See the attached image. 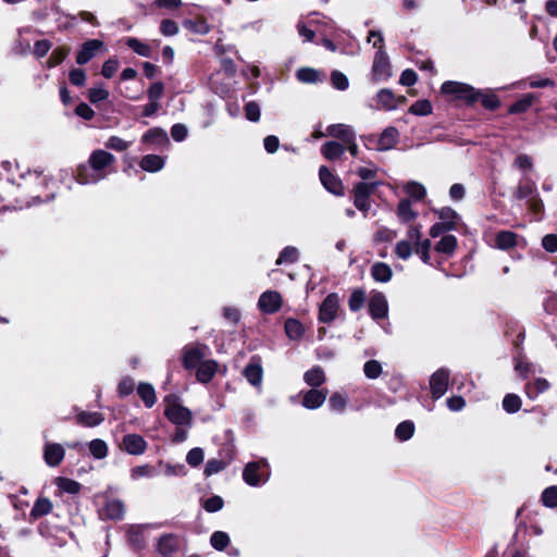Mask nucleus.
I'll return each mask as SVG.
<instances>
[{
	"label": "nucleus",
	"mask_w": 557,
	"mask_h": 557,
	"mask_svg": "<svg viewBox=\"0 0 557 557\" xmlns=\"http://www.w3.org/2000/svg\"><path fill=\"white\" fill-rule=\"evenodd\" d=\"M245 115L249 121L257 122L260 119V107L257 102L250 101L245 106Z\"/></svg>",
	"instance_id": "774afa93"
},
{
	"label": "nucleus",
	"mask_w": 557,
	"mask_h": 557,
	"mask_svg": "<svg viewBox=\"0 0 557 557\" xmlns=\"http://www.w3.org/2000/svg\"><path fill=\"white\" fill-rule=\"evenodd\" d=\"M366 300L364 292L361 289H356L352 292L349 298V309L351 311H358L362 308Z\"/></svg>",
	"instance_id": "3c124183"
},
{
	"label": "nucleus",
	"mask_w": 557,
	"mask_h": 557,
	"mask_svg": "<svg viewBox=\"0 0 557 557\" xmlns=\"http://www.w3.org/2000/svg\"><path fill=\"white\" fill-rule=\"evenodd\" d=\"M414 425L412 422L404 421L396 428V436L401 441H407L413 435Z\"/></svg>",
	"instance_id": "09e8293b"
},
{
	"label": "nucleus",
	"mask_w": 557,
	"mask_h": 557,
	"mask_svg": "<svg viewBox=\"0 0 557 557\" xmlns=\"http://www.w3.org/2000/svg\"><path fill=\"white\" fill-rule=\"evenodd\" d=\"M550 384L546 379L539 377L533 383H527L524 387L525 395L530 399L536 398L541 393L549 388Z\"/></svg>",
	"instance_id": "412c9836"
},
{
	"label": "nucleus",
	"mask_w": 557,
	"mask_h": 557,
	"mask_svg": "<svg viewBox=\"0 0 557 557\" xmlns=\"http://www.w3.org/2000/svg\"><path fill=\"white\" fill-rule=\"evenodd\" d=\"M363 372L368 379H377L382 373V366L376 360H369L364 363Z\"/></svg>",
	"instance_id": "de8ad7c7"
},
{
	"label": "nucleus",
	"mask_w": 557,
	"mask_h": 557,
	"mask_svg": "<svg viewBox=\"0 0 557 557\" xmlns=\"http://www.w3.org/2000/svg\"><path fill=\"white\" fill-rule=\"evenodd\" d=\"M102 41L98 39H90L83 44L82 49L77 52L76 62L78 64H86L91 60L96 52L102 47Z\"/></svg>",
	"instance_id": "2eb2a0df"
},
{
	"label": "nucleus",
	"mask_w": 557,
	"mask_h": 557,
	"mask_svg": "<svg viewBox=\"0 0 557 557\" xmlns=\"http://www.w3.org/2000/svg\"><path fill=\"white\" fill-rule=\"evenodd\" d=\"M69 53H70V49L66 47H59V48L54 49L48 60V66H50V67L57 66L58 64L63 62V60L69 55Z\"/></svg>",
	"instance_id": "8fccbe9b"
},
{
	"label": "nucleus",
	"mask_w": 557,
	"mask_h": 557,
	"mask_svg": "<svg viewBox=\"0 0 557 557\" xmlns=\"http://www.w3.org/2000/svg\"><path fill=\"white\" fill-rule=\"evenodd\" d=\"M114 161L115 158L110 152L102 149L95 150L88 160L92 173L88 175L87 168L81 166L77 172V181L81 184H90L103 180L108 175L106 170L111 166Z\"/></svg>",
	"instance_id": "f257e3e1"
},
{
	"label": "nucleus",
	"mask_w": 557,
	"mask_h": 557,
	"mask_svg": "<svg viewBox=\"0 0 557 557\" xmlns=\"http://www.w3.org/2000/svg\"><path fill=\"white\" fill-rule=\"evenodd\" d=\"M147 446L148 444L146 440L141 435L135 433L124 435L120 444L122 450L133 456L143 455L146 451Z\"/></svg>",
	"instance_id": "423d86ee"
},
{
	"label": "nucleus",
	"mask_w": 557,
	"mask_h": 557,
	"mask_svg": "<svg viewBox=\"0 0 557 557\" xmlns=\"http://www.w3.org/2000/svg\"><path fill=\"white\" fill-rule=\"evenodd\" d=\"M327 396L326 391L320 389H310L308 391L302 398V406L307 409H317L323 405Z\"/></svg>",
	"instance_id": "f3484780"
},
{
	"label": "nucleus",
	"mask_w": 557,
	"mask_h": 557,
	"mask_svg": "<svg viewBox=\"0 0 557 557\" xmlns=\"http://www.w3.org/2000/svg\"><path fill=\"white\" fill-rule=\"evenodd\" d=\"M416 246V252L420 255L421 260L424 263H430V249H431V242L429 239L421 240Z\"/></svg>",
	"instance_id": "69168bd1"
},
{
	"label": "nucleus",
	"mask_w": 557,
	"mask_h": 557,
	"mask_svg": "<svg viewBox=\"0 0 557 557\" xmlns=\"http://www.w3.org/2000/svg\"><path fill=\"white\" fill-rule=\"evenodd\" d=\"M534 99L535 97L532 94L524 95L520 100L510 106L509 112L521 113L527 111L533 104Z\"/></svg>",
	"instance_id": "4c0bfd02"
},
{
	"label": "nucleus",
	"mask_w": 557,
	"mask_h": 557,
	"mask_svg": "<svg viewBox=\"0 0 557 557\" xmlns=\"http://www.w3.org/2000/svg\"><path fill=\"white\" fill-rule=\"evenodd\" d=\"M388 305L386 297L376 293L373 294L369 301V312L373 319H383L387 315Z\"/></svg>",
	"instance_id": "9b49d317"
},
{
	"label": "nucleus",
	"mask_w": 557,
	"mask_h": 557,
	"mask_svg": "<svg viewBox=\"0 0 557 557\" xmlns=\"http://www.w3.org/2000/svg\"><path fill=\"white\" fill-rule=\"evenodd\" d=\"M397 216L403 223H408L416 219L417 213L411 208V202L408 199L399 201L397 207Z\"/></svg>",
	"instance_id": "c85d7f7f"
},
{
	"label": "nucleus",
	"mask_w": 557,
	"mask_h": 557,
	"mask_svg": "<svg viewBox=\"0 0 557 557\" xmlns=\"http://www.w3.org/2000/svg\"><path fill=\"white\" fill-rule=\"evenodd\" d=\"M331 81L333 86L338 90H346L348 88L349 82L347 76L339 72V71H333L331 75Z\"/></svg>",
	"instance_id": "680f3d73"
},
{
	"label": "nucleus",
	"mask_w": 557,
	"mask_h": 557,
	"mask_svg": "<svg viewBox=\"0 0 557 557\" xmlns=\"http://www.w3.org/2000/svg\"><path fill=\"white\" fill-rule=\"evenodd\" d=\"M209 352V347L206 345H189L184 349L183 363L186 369L197 368Z\"/></svg>",
	"instance_id": "39448f33"
},
{
	"label": "nucleus",
	"mask_w": 557,
	"mask_h": 557,
	"mask_svg": "<svg viewBox=\"0 0 557 557\" xmlns=\"http://www.w3.org/2000/svg\"><path fill=\"white\" fill-rule=\"evenodd\" d=\"M404 189L414 200H421L426 195L425 187L418 182L406 183Z\"/></svg>",
	"instance_id": "e433bc0d"
},
{
	"label": "nucleus",
	"mask_w": 557,
	"mask_h": 557,
	"mask_svg": "<svg viewBox=\"0 0 557 557\" xmlns=\"http://www.w3.org/2000/svg\"><path fill=\"white\" fill-rule=\"evenodd\" d=\"M197 368V380L201 383H207L216 373L218 363L214 360H203Z\"/></svg>",
	"instance_id": "6ab92c4d"
},
{
	"label": "nucleus",
	"mask_w": 557,
	"mask_h": 557,
	"mask_svg": "<svg viewBox=\"0 0 557 557\" xmlns=\"http://www.w3.org/2000/svg\"><path fill=\"white\" fill-rule=\"evenodd\" d=\"M65 455V450L61 444L47 443L44 449V458L48 466L57 467L61 463Z\"/></svg>",
	"instance_id": "f8f14e48"
},
{
	"label": "nucleus",
	"mask_w": 557,
	"mask_h": 557,
	"mask_svg": "<svg viewBox=\"0 0 557 557\" xmlns=\"http://www.w3.org/2000/svg\"><path fill=\"white\" fill-rule=\"evenodd\" d=\"M304 380L310 386H320L325 381L324 371L320 367H314L305 373Z\"/></svg>",
	"instance_id": "2f4dec72"
},
{
	"label": "nucleus",
	"mask_w": 557,
	"mask_h": 557,
	"mask_svg": "<svg viewBox=\"0 0 557 557\" xmlns=\"http://www.w3.org/2000/svg\"><path fill=\"white\" fill-rule=\"evenodd\" d=\"M412 252L413 248L409 240L404 239L396 244L395 253L398 258L406 260L412 255Z\"/></svg>",
	"instance_id": "5fc2aeb1"
},
{
	"label": "nucleus",
	"mask_w": 557,
	"mask_h": 557,
	"mask_svg": "<svg viewBox=\"0 0 557 557\" xmlns=\"http://www.w3.org/2000/svg\"><path fill=\"white\" fill-rule=\"evenodd\" d=\"M164 165V160L157 154L145 156L140 161V168L148 172H157Z\"/></svg>",
	"instance_id": "cd10ccee"
},
{
	"label": "nucleus",
	"mask_w": 557,
	"mask_h": 557,
	"mask_svg": "<svg viewBox=\"0 0 557 557\" xmlns=\"http://www.w3.org/2000/svg\"><path fill=\"white\" fill-rule=\"evenodd\" d=\"M285 332L290 339H299L304 334V326L296 319H287L285 322Z\"/></svg>",
	"instance_id": "c9c22d12"
},
{
	"label": "nucleus",
	"mask_w": 557,
	"mask_h": 557,
	"mask_svg": "<svg viewBox=\"0 0 557 557\" xmlns=\"http://www.w3.org/2000/svg\"><path fill=\"white\" fill-rule=\"evenodd\" d=\"M373 76L375 79H387L391 77V64L386 52L379 49L373 60Z\"/></svg>",
	"instance_id": "9d476101"
},
{
	"label": "nucleus",
	"mask_w": 557,
	"mask_h": 557,
	"mask_svg": "<svg viewBox=\"0 0 557 557\" xmlns=\"http://www.w3.org/2000/svg\"><path fill=\"white\" fill-rule=\"evenodd\" d=\"M52 508H53V505L50 499H48L46 497H39L35 502V504L30 510V517L33 519H38L40 517H44V516L50 513Z\"/></svg>",
	"instance_id": "b1692460"
},
{
	"label": "nucleus",
	"mask_w": 557,
	"mask_h": 557,
	"mask_svg": "<svg viewBox=\"0 0 557 557\" xmlns=\"http://www.w3.org/2000/svg\"><path fill=\"white\" fill-rule=\"evenodd\" d=\"M377 101L379 103L387 109V110H392L396 107V101H395V97H394V94L392 92V90L389 89H381L377 95Z\"/></svg>",
	"instance_id": "79ce46f5"
},
{
	"label": "nucleus",
	"mask_w": 557,
	"mask_h": 557,
	"mask_svg": "<svg viewBox=\"0 0 557 557\" xmlns=\"http://www.w3.org/2000/svg\"><path fill=\"white\" fill-rule=\"evenodd\" d=\"M126 45L141 57H151V48L136 38H127Z\"/></svg>",
	"instance_id": "ea45409f"
},
{
	"label": "nucleus",
	"mask_w": 557,
	"mask_h": 557,
	"mask_svg": "<svg viewBox=\"0 0 557 557\" xmlns=\"http://www.w3.org/2000/svg\"><path fill=\"white\" fill-rule=\"evenodd\" d=\"M137 393L146 407L151 408L157 400L154 388L149 383H140L137 387Z\"/></svg>",
	"instance_id": "a878e982"
},
{
	"label": "nucleus",
	"mask_w": 557,
	"mask_h": 557,
	"mask_svg": "<svg viewBox=\"0 0 557 557\" xmlns=\"http://www.w3.org/2000/svg\"><path fill=\"white\" fill-rule=\"evenodd\" d=\"M517 245V235L509 231L499 232L496 235V247L499 249H510Z\"/></svg>",
	"instance_id": "c756f323"
},
{
	"label": "nucleus",
	"mask_w": 557,
	"mask_h": 557,
	"mask_svg": "<svg viewBox=\"0 0 557 557\" xmlns=\"http://www.w3.org/2000/svg\"><path fill=\"white\" fill-rule=\"evenodd\" d=\"M88 446L90 454L97 459H102L108 455V446L102 440H92Z\"/></svg>",
	"instance_id": "a19ab883"
},
{
	"label": "nucleus",
	"mask_w": 557,
	"mask_h": 557,
	"mask_svg": "<svg viewBox=\"0 0 557 557\" xmlns=\"http://www.w3.org/2000/svg\"><path fill=\"white\" fill-rule=\"evenodd\" d=\"M441 91L442 94L451 97L453 100H463L470 104L479 100V90H475L472 86L460 82H445L441 86Z\"/></svg>",
	"instance_id": "7ed1b4c3"
},
{
	"label": "nucleus",
	"mask_w": 557,
	"mask_h": 557,
	"mask_svg": "<svg viewBox=\"0 0 557 557\" xmlns=\"http://www.w3.org/2000/svg\"><path fill=\"white\" fill-rule=\"evenodd\" d=\"M347 404V398L341 393H334L329 400V406L332 410L342 412Z\"/></svg>",
	"instance_id": "bf43d9fd"
},
{
	"label": "nucleus",
	"mask_w": 557,
	"mask_h": 557,
	"mask_svg": "<svg viewBox=\"0 0 557 557\" xmlns=\"http://www.w3.org/2000/svg\"><path fill=\"white\" fill-rule=\"evenodd\" d=\"M178 547V540L173 534H164L159 539L158 550L160 554L168 556L174 553Z\"/></svg>",
	"instance_id": "aec40b11"
},
{
	"label": "nucleus",
	"mask_w": 557,
	"mask_h": 557,
	"mask_svg": "<svg viewBox=\"0 0 557 557\" xmlns=\"http://www.w3.org/2000/svg\"><path fill=\"white\" fill-rule=\"evenodd\" d=\"M210 543L215 549L223 550L230 544V537L225 532L216 531L211 535Z\"/></svg>",
	"instance_id": "a18cd8bd"
},
{
	"label": "nucleus",
	"mask_w": 557,
	"mask_h": 557,
	"mask_svg": "<svg viewBox=\"0 0 557 557\" xmlns=\"http://www.w3.org/2000/svg\"><path fill=\"white\" fill-rule=\"evenodd\" d=\"M344 151V145L337 141H327L321 147V153L327 160H335L339 158Z\"/></svg>",
	"instance_id": "393cba45"
},
{
	"label": "nucleus",
	"mask_w": 557,
	"mask_h": 557,
	"mask_svg": "<svg viewBox=\"0 0 557 557\" xmlns=\"http://www.w3.org/2000/svg\"><path fill=\"white\" fill-rule=\"evenodd\" d=\"M457 247V238L454 235H446L441 238L436 244L435 250L437 252L450 255Z\"/></svg>",
	"instance_id": "f704fd0d"
},
{
	"label": "nucleus",
	"mask_w": 557,
	"mask_h": 557,
	"mask_svg": "<svg viewBox=\"0 0 557 557\" xmlns=\"http://www.w3.org/2000/svg\"><path fill=\"white\" fill-rule=\"evenodd\" d=\"M297 78L302 83H315L319 81V73L313 69L302 67L297 71Z\"/></svg>",
	"instance_id": "864d4df0"
},
{
	"label": "nucleus",
	"mask_w": 557,
	"mask_h": 557,
	"mask_svg": "<svg viewBox=\"0 0 557 557\" xmlns=\"http://www.w3.org/2000/svg\"><path fill=\"white\" fill-rule=\"evenodd\" d=\"M398 138V131L395 127H387L380 136L377 146L380 150H388L395 146Z\"/></svg>",
	"instance_id": "4be33fe9"
},
{
	"label": "nucleus",
	"mask_w": 557,
	"mask_h": 557,
	"mask_svg": "<svg viewBox=\"0 0 557 557\" xmlns=\"http://www.w3.org/2000/svg\"><path fill=\"white\" fill-rule=\"evenodd\" d=\"M373 190V185L359 183L355 187V206L361 211H368L370 208L369 196Z\"/></svg>",
	"instance_id": "4468645a"
},
{
	"label": "nucleus",
	"mask_w": 557,
	"mask_h": 557,
	"mask_svg": "<svg viewBox=\"0 0 557 557\" xmlns=\"http://www.w3.org/2000/svg\"><path fill=\"white\" fill-rule=\"evenodd\" d=\"M164 416L177 428L189 429L193 423L191 411L183 406L181 399L175 395L164 397Z\"/></svg>",
	"instance_id": "f03ea898"
},
{
	"label": "nucleus",
	"mask_w": 557,
	"mask_h": 557,
	"mask_svg": "<svg viewBox=\"0 0 557 557\" xmlns=\"http://www.w3.org/2000/svg\"><path fill=\"white\" fill-rule=\"evenodd\" d=\"M455 228H456V223L453 221L435 223L430 228V236L435 238V237L440 236L443 232L451 231Z\"/></svg>",
	"instance_id": "13d9d810"
},
{
	"label": "nucleus",
	"mask_w": 557,
	"mask_h": 557,
	"mask_svg": "<svg viewBox=\"0 0 557 557\" xmlns=\"http://www.w3.org/2000/svg\"><path fill=\"white\" fill-rule=\"evenodd\" d=\"M479 100H481L484 108L495 110L500 106V101L496 95L488 91L479 90Z\"/></svg>",
	"instance_id": "37998d69"
},
{
	"label": "nucleus",
	"mask_w": 557,
	"mask_h": 557,
	"mask_svg": "<svg viewBox=\"0 0 557 557\" xmlns=\"http://www.w3.org/2000/svg\"><path fill=\"white\" fill-rule=\"evenodd\" d=\"M108 97H109V91L106 88H103L102 86L90 88L88 90V99L92 103H98L100 101H103V100L108 99Z\"/></svg>",
	"instance_id": "e2e57ef3"
},
{
	"label": "nucleus",
	"mask_w": 557,
	"mask_h": 557,
	"mask_svg": "<svg viewBox=\"0 0 557 557\" xmlns=\"http://www.w3.org/2000/svg\"><path fill=\"white\" fill-rule=\"evenodd\" d=\"M203 458H205L203 450L199 447H196L188 451V454L186 456V461L189 466L197 467L203 461Z\"/></svg>",
	"instance_id": "0e129e2a"
},
{
	"label": "nucleus",
	"mask_w": 557,
	"mask_h": 557,
	"mask_svg": "<svg viewBox=\"0 0 557 557\" xmlns=\"http://www.w3.org/2000/svg\"><path fill=\"white\" fill-rule=\"evenodd\" d=\"M100 516L112 520L122 519L124 516V504L119 499L108 500L101 509Z\"/></svg>",
	"instance_id": "a211bd4d"
},
{
	"label": "nucleus",
	"mask_w": 557,
	"mask_h": 557,
	"mask_svg": "<svg viewBox=\"0 0 557 557\" xmlns=\"http://www.w3.org/2000/svg\"><path fill=\"white\" fill-rule=\"evenodd\" d=\"M106 147L115 151H124L129 147V143L117 136H111L107 140Z\"/></svg>",
	"instance_id": "338daca9"
},
{
	"label": "nucleus",
	"mask_w": 557,
	"mask_h": 557,
	"mask_svg": "<svg viewBox=\"0 0 557 557\" xmlns=\"http://www.w3.org/2000/svg\"><path fill=\"white\" fill-rule=\"evenodd\" d=\"M262 466L268 467L265 459L247 463L243 472V479L248 485L257 486L268 481L270 474L268 472H259Z\"/></svg>",
	"instance_id": "20e7f679"
},
{
	"label": "nucleus",
	"mask_w": 557,
	"mask_h": 557,
	"mask_svg": "<svg viewBox=\"0 0 557 557\" xmlns=\"http://www.w3.org/2000/svg\"><path fill=\"white\" fill-rule=\"evenodd\" d=\"M55 485L64 493L78 494L81 491V484L72 479L59 476L54 480Z\"/></svg>",
	"instance_id": "473e14b6"
},
{
	"label": "nucleus",
	"mask_w": 557,
	"mask_h": 557,
	"mask_svg": "<svg viewBox=\"0 0 557 557\" xmlns=\"http://www.w3.org/2000/svg\"><path fill=\"white\" fill-rule=\"evenodd\" d=\"M409 111L416 115H428L432 112V104L428 100H419L410 107Z\"/></svg>",
	"instance_id": "052dcab7"
},
{
	"label": "nucleus",
	"mask_w": 557,
	"mask_h": 557,
	"mask_svg": "<svg viewBox=\"0 0 557 557\" xmlns=\"http://www.w3.org/2000/svg\"><path fill=\"white\" fill-rule=\"evenodd\" d=\"M244 375L251 385L259 386L262 382V368L251 362L245 368Z\"/></svg>",
	"instance_id": "bb28decb"
},
{
	"label": "nucleus",
	"mask_w": 557,
	"mask_h": 557,
	"mask_svg": "<svg viewBox=\"0 0 557 557\" xmlns=\"http://www.w3.org/2000/svg\"><path fill=\"white\" fill-rule=\"evenodd\" d=\"M371 275L376 282L386 283L392 278L393 272L388 264L376 262L371 268Z\"/></svg>",
	"instance_id": "5701e85b"
},
{
	"label": "nucleus",
	"mask_w": 557,
	"mask_h": 557,
	"mask_svg": "<svg viewBox=\"0 0 557 557\" xmlns=\"http://www.w3.org/2000/svg\"><path fill=\"white\" fill-rule=\"evenodd\" d=\"M184 27L197 34H207L210 30L209 25L203 20H186L184 22Z\"/></svg>",
	"instance_id": "49530a36"
},
{
	"label": "nucleus",
	"mask_w": 557,
	"mask_h": 557,
	"mask_svg": "<svg viewBox=\"0 0 557 557\" xmlns=\"http://www.w3.org/2000/svg\"><path fill=\"white\" fill-rule=\"evenodd\" d=\"M298 258V251L294 247H286L283 249V251L280 253L276 264H283V263H293Z\"/></svg>",
	"instance_id": "6e6d98bb"
},
{
	"label": "nucleus",
	"mask_w": 557,
	"mask_h": 557,
	"mask_svg": "<svg viewBox=\"0 0 557 557\" xmlns=\"http://www.w3.org/2000/svg\"><path fill=\"white\" fill-rule=\"evenodd\" d=\"M449 380V372L445 369H440L433 373L430 380V387L432 396L435 399L441 398L447 391Z\"/></svg>",
	"instance_id": "1a4fd4ad"
},
{
	"label": "nucleus",
	"mask_w": 557,
	"mask_h": 557,
	"mask_svg": "<svg viewBox=\"0 0 557 557\" xmlns=\"http://www.w3.org/2000/svg\"><path fill=\"white\" fill-rule=\"evenodd\" d=\"M319 175L321 183L330 193L334 195L343 194L342 182L336 176H334L326 166L320 168Z\"/></svg>",
	"instance_id": "dca6fc26"
},
{
	"label": "nucleus",
	"mask_w": 557,
	"mask_h": 557,
	"mask_svg": "<svg viewBox=\"0 0 557 557\" xmlns=\"http://www.w3.org/2000/svg\"><path fill=\"white\" fill-rule=\"evenodd\" d=\"M282 301V296L278 292L267 290L259 297L258 307L264 313H274L281 309Z\"/></svg>",
	"instance_id": "6e6552de"
},
{
	"label": "nucleus",
	"mask_w": 557,
	"mask_h": 557,
	"mask_svg": "<svg viewBox=\"0 0 557 557\" xmlns=\"http://www.w3.org/2000/svg\"><path fill=\"white\" fill-rule=\"evenodd\" d=\"M226 467V463L220 459H210L207 461L205 466L203 473L206 476H211L212 474L219 473Z\"/></svg>",
	"instance_id": "4d7b16f0"
},
{
	"label": "nucleus",
	"mask_w": 557,
	"mask_h": 557,
	"mask_svg": "<svg viewBox=\"0 0 557 557\" xmlns=\"http://www.w3.org/2000/svg\"><path fill=\"white\" fill-rule=\"evenodd\" d=\"M143 141L149 143V144L162 145V144H168L169 138H168V134L163 129L151 128L146 134H144Z\"/></svg>",
	"instance_id": "7c9ffc66"
},
{
	"label": "nucleus",
	"mask_w": 557,
	"mask_h": 557,
	"mask_svg": "<svg viewBox=\"0 0 557 557\" xmlns=\"http://www.w3.org/2000/svg\"><path fill=\"white\" fill-rule=\"evenodd\" d=\"M326 135L342 140L343 145L351 143V139L356 137L354 128L347 124H332L327 126Z\"/></svg>",
	"instance_id": "ddd939ff"
},
{
	"label": "nucleus",
	"mask_w": 557,
	"mask_h": 557,
	"mask_svg": "<svg viewBox=\"0 0 557 557\" xmlns=\"http://www.w3.org/2000/svg\"><path fill=\"white\" fill-rule=\"evenodd\" d=\"M156 474V471L150 465L136 466L131 470V478L138 480L140 478H150Z\"/></svg>",
	"instance_id": "c03bdc74"
},
{
	"label": "nucleus",
	"mask_w": 557,
	"mask_h": 557,
	"mask_svg": "<svg viewBox=\"0 0 557 557\" xmlns=\"http://www.w3.org/2000/svg\"><path fill=\"white\" fill-rule=\"evenodd\" d=\"M542 502L546 507H557V486H549L542 493Z\"/></svg>",
	"instance_id": "603ef678"
},
{
	"label": "nucleus",
	"mask_w": 557,
	"mask_h": 557,
	"mask_svg": "<svg viewBox=\"0 0 557 557\" xmlns=\"http://www.w3.org/2000/svg\"><path fill=\"white\" fill-rule=\"evenodd\" d=\"M503 408L508 413H515L521 408V399L516 394H507L503 399Z\"/></svg>",
	"instance_id": "58836bf2"
},
{
	"label": "nucleus",
	"mask_w": 557,
	"mask_h": 557,
	"mask_svg": "<svg viewBox=\"0 0 557 557\" xmlns=\"http://www.w3.org/2000/svg\"><path fill=\"white\" fill-rule=\"evenodd\" d=\"M104 420L103 416L99 412L82 411L77 416V422L84 426H96Z\"/></svg>",
	"instance_id": "72a5a7b5"
},
{
	"label": "nucleus",
	"mask_w": 557,
	"mask_h": 557,
	"mask_svg": "<svg viewBox=\"0 0 557 557\" xmlns=\"http://www.w3.org/2000/svg\"><path fill=\"white\" fill-rule=\"evenodd\" d=\"M339 308V299L336 294H330L325 297L319 309V321L322 323L332 322Z\"/></svg>",
	"instance_id": "0eeeda50"
}]
</instances>
